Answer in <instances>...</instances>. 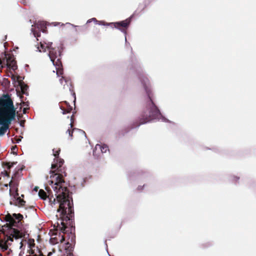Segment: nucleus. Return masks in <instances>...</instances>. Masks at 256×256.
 Masks as SVG:
<instances>
[{
	"label": "nucleus",
	"mask_w": 256,
	"mask_h": 256,
	"mask_svg": "<svg viewBox=\"0 0 256 256\" xmlns=\"http://www.w3.org/2000/svg\"><path fill=\"white\" fill-rule=\"evenodd\" d=\"M14 164H15V163H14H14H12L11 164H8V168H12V167L14 166Z\"/></svg>",
	"instance_id": "nucleus-25"
},
{
	"label": "nucleus",
	"mask_w": 256,
	"mask_h": 256,
	"mask_svg": "<svg viewBox=\"0 0 256 256\" xmlns=\"http://www.w3.org/2000/svg\"><path fill=\"white\" fill-rule=\"evenodd\" d=\"M10 236H7L6 240L4 242V244L0 242V248L2 251H5L8 250V246L10 244L8 243V241L10 240L12 242L13 239L14 238L16 241H17L18 243L20 244V249H22V241L20 240L22 238V234L18 230L15 228H10L9 231Z\"/></svg>",
	"instance_id": "nucleus-3"
},
{
	"label": "nucleus",
	"mask_w": 256,
	"mask_h": 256,
	"mask_svg": "<svg viewBox=\"0 0 256 256\" xmlns=\"http://www.w3.org/2000/svg\"><path fill=\"white\" fill-rule=\"evenodd\" d=\"M11 183H12V182H10L9 183V185H10V186Z\"/></svg>",
	"instance_id": "nucleus-37"
},
{
	"label": "nucleus",
	"mask_w": 256,
	"mask_h": 256,
	"mask_svg": "<svg viewBox=\"0 0 256 256\" xmlns=\"http://www.w3.org/2000/svg\"><path fill=\"white\" fill-rule=\"evenodd\" d=\"M56 74L58 76V72H56Z\"/></svg>",
	"instance_id": "nucleus-36"
},
{
	"label": "nucleus",
	"mask_w": 256,
	"mask_h": 256,
	"mask_svg": "<svg viewBox=\"0 0 256 256\" xmlns=\"http://www.w3.org/2000/svg\"><path fill=\"white\" fill-rule=\"evenodd\" d=\"M50 180L48 183L51 186L54 192L55 198L52 195L48 196L46 193L42 190H38V196L43 200L48 198L50 205L53 207L56 204H58L57 212L62 216H66L68 220H72L73 216V209L72 206V198L69 196V191L64 186V182L60 176L56 174L50 176Z\"/></svg>",
	"instance_id": "nucleus-1"
},
{
	"label": "nucleus",
	"mask_w": 256,
	"mask_h": 256,
	"mask_svg": "<svg viewBox=\"0 0 256 256\" xmlns=\"http://www.w3.org/2000/svg\"><path fill=\"white\" fill-rule=\"evenodd\" d=\"M58 24H60V23H58V22H54L53 23L54 26H57Z\"/></svg>",
	"instance_id": "nucleus-29"
},
{
	"label": "nucleus",
	"mask_w": 256,
	"mask_h": 256,
	"mask_svg": "<svg viewBox=\"0 0 256 256\" xmlns=\"http://www.w3.org/2000/svg\"><path fill=\"white\" fill-rule=\"evenodd\" d=\"M20 126H24V122H20Z\"/></svg>",
	"instance_id": "nucleus-31"
},
{
	"label": "nucleus",
	"mask_w": 256,
	"mask_h": 256,
	"mask_svg": "<svg viewBox=\"0 0 256 256\" xmlns=\"http://www.w3.org/2000/svg\"><path fill=\"white\" fill-rule=\"evenodd\" d=\"M16 117V114H8L6 115H0V125L2 126L6 127L8 128L9 124L11 123V122Z\"/></svg>",
	"instance_id": "nucleus-5"
},
{
	"label": "nucleus",
	"mask_w": 256,
	"mask_h": 256,
	"mask_svg": "<svg viewBox=\"0 0 256 256\" xmlns=\"http://www.w3.org/2000/svg\"><path fill=\"white\" fill-rule=\"evenodd\" d=\"M64 163V160L59 158L56 159L54 158V163L52 164L51 168L52 170L50 171V175L56 174V176H60V177L62 179L61 176L58 174H54V172L56 171V168L58 169V168H60L62 166Z\"/></svg>",
	"instance_id": "nucleus-8"
},
{
	"label": "nucleus",
	"mask_w": 256,
	"mask_h": 256,
	"mask_svg": "<svg viewBox=\"0 0 256 256\" xmlns=\"http://www.w3.org/2000/svg\"><path fill=\"white\" fill-rule=\"evenodd\" d=\"M39 188L37 186H36L34 188V190L36 191V192H38V191Z\"/></svg>",
	"instance_id": "nucleus-27"
},
{
	"label": "nucleus",
	"mask_w": 256,
	"mask_h": 256,
	"mask_svg": "<svg viewBox=\"0 0 256 256\" xmlns=\"http://www.w3.org/2000/svg\"><path fill=\"white\" fill-rule=\"evenodd\" d=\"M52 151H53V155L55 157V158L56 159V158H58V155H59V152H60V150H58L56 151H54V150H53Z\"/></svg>",
	"instance_id": "nucleus-17"
},
{
	"label": "nucleus",
	"mask_w": 256,
	"mask_h": 256,
	"mask_svg": "<svg viewBox=\"0 0 256 256\" xmlns=\"http://www.w3.org/2000/svg\"><path fill=\"white\" fill-rule=\"evenodd\" d=\"M76 130H78L80 133L84 134V136L86 138V133H85V132L84 130H80V129H76Z\"/></svg>",
	"instance_id": "nucleus-23"
},
{
	"label": "nucleus",
	"mask_w": 256,
	"mask_h": 256,
	"mask_svg": "<svg viewBox=\"0 0 256 256\" xmlns=\"http://www.w3.org/2000/svg\"><path fill=\"white\" fill-rule=\"evenodd\" d=\"M97 150H100L102 153L104 154L106 152L109 150L108 147L105 144H97L96 145L94 149L93 150L94 154L96 152Z\"/></svg>",
	"instance_id": "nucleus-10"
},
{
	"label": "nucleus",
	"mask_w": 256,
	"mask_h": 256,
	"mask_svg": "<svg viewBox=\"0 0 256 256\" xmlns=\"http://www.w3.org/2000/svg\"><path fill=\"white\" fill-rule=\"evenodd\" d=\"M0 105L4 108L0 110V115H6L8 114H16V110L14 106L13 102L10 98L0 100Z\"/></svg>",
	"instance_id": "nucleus-4"
},
{
	"label": "nucleus",
	"mask_w": 256,
	"mask_h": 256,
	"mask_svg": "<svg viewBox=\"0 0 256 256\" xmlns=\"http://www.w3.org/2000/svg\"><path fill=\"white\" fill-rule=\"evenodd\" d=\"M21 86V88L22 90H26L27 88H28V86H23L22 84L20 86Z\"/></svg>",
	"instance_id": "nucleus-22"
},
{
	"label": "nucleus",
	"mask_w": 256,
	"mask_h": 256,
	"mask_svg": "<svg viewBox=\"0 0 256 256\" xmlns=\"http://www.w3.org/2000/svg\"><path fill=\"white\" fill-rule=\"evenodd\" d=\"M63 240H64V238L63 236H62V240H60V242H62Z\"/></svg>",
	"instance_id": "nucleus-32"
},
{
	"label": "nucleus",
	"mask_w": 256,
	"mask_h": 256,
	"mask_svg": "<svg viewBox=\"0 0 256 256\" xmlns=\"http://www.w3.org/2000/svg\"><path fill=\"white\" fill-rule=\"evenodd\" d=\"M31 32L33 34V35L35 38H36V37H38L40 36L38 35V33H37V32H36V30L32 28L31 29Z\"/></svg>",
	"instance_id": "nucleus-18"
},
{
	"label": "nucleus",
	"mask_w": 256,
	"mask_h": 256,
	"mask_svg": "<svg viewBox=\"0 0 256 256\" xmlns=\"http://www.w3.org/2000/svg\"><path fill=\"white\" fill-rule=\"evenodd\" d=\"M23 111H24V113H25V112H26V109H25V108H24V110H23Z\"/></svg>",
	"instance_id": "nucleus-35"
},
{
	"label": "nucleus",
	"mask_w": 256,
	"mask_h": 256,
	"mask_svg": "<svg viewBox=\"0 0 256 256\" xmlns=\"http://www.w3.org/2000/svg\"><path fill=\"white\" fill-rule=\"evenodd\" d=\"M23 218V216L20 214H13V218L10 221V223H12L13 221H14V218L18 220H20L21 218Z\"/></svg>",
	"instance_id": "nucleus-13"
},
{
	"label": "nucleus",
	"mask_w": 256,
	"mask_h": 256,
	"mask_svg": "<svg viewBox=\"0 0 256 256\" xmlns=\"http://www.w3.org/2000/svg\"><path fill=\"white\" fill-rule=\"evenodd\" d=\"M60 83L62 84V78H61V79H60Z\"/></svg>",
	"instance_id": "nucleus-33"
},
{
	"label": "nucleus",
	"mask_w": 256,
	"mask_h": 256,
	"mask_svg": "<svg viewBox=\"0 0 256 256\" xmlns=\"http://www.w3.org/2000/svg\"><path fill=\"white\" fill-rule=\"evenodd\" d=\"M72 96H73L74 97V102H75L76 100V94H75V93H74H74L72 94Z\"/></svg>",
	"instance_id": "nucleus-26"
},
{
	"label": "nucleus",
	"mask_w": 256,
	"mask_h": 256,
	"mask_svg": "<svg viewBox=\"0 0 256 256\" xmlns=\"http://www.w3.org/2000/svg\"><path fill=\"white\" fill-rule=\"evenodd\" d=\"M8 128L2 126L0 128V136H3L6 133V132L8 130Z\"/></svg>",
	"instance_id": "nucleus-16"
},
{
	"label": "nucleus",
	"mask_w": 256,
	"mask_h": 256,
	"mask_svg": "<svg viewBox=\"0 0 256 256\" xmlns=\"http://www.w3.org/2000/svg\"><path fill=\"white\" fill-rule=\"evenodd\" d=\"M56 60H54V62H52L53 65L56 66V67H58V68H60L62 66L61 62L60 60V58L58 57L57 58H56Z\"/></svg>",
	"instance_id": "nucleus-14"
},
{
	"label": "nucleus",
	"mask_w": 256,
	"mask_h": 256,
	"mask_svg": "<svg viewBox=\"0 0 256 256\" xmlns=\"http://www.w3.org/2000/svg\"><path fill=\"white\" fill-rule=\"evenodd\" d=\"M66 24H70V25L72 26H73V27H76V26H74V24H70V22H67V23H66Z\"/></svg>",
	"instance_id": "nucleus-30"
},
{
	"label": "nucleus",
	"mask_w": 256,
	"mask_h": 256,
	"mask_svg": "<svg viewBox=\"0 0 256 256\" xmlns=\"http://www.w3.org/2000/svg\"><path fill=\"white\" fill-rule=\"evenodd\" d=\"M70 128H72V122L70 124Z\"/></svg>",
	"instance_id": "nucleus-34"
},
{
	"label": "nucleus",
	"mask_w": 256,
	"mask_h": 256,
	"mask_svg": "<svg viewBox=\"0 0 256 256\" xmlns=\"http://www.w3.org/2000/svg\"><path fill=\"white\" fill-rule=\"evenodd\" d=\"M2 60L0 58V64H4V58H2Z\"/></svg>",
	"instance_id": "nucleus-28"
},
{
	"label": "nucleus",
	"mask_w": 256,
	"mask_h": 256,
	"mask_svg": "<svg viewBox=\"0 0 256 256\" xmlns=\"http://www.w3.org/2000/svg\"><path fill=\"white\" fill-rule=\"evenodd\" d=\"M4 64H6L8 68L14 70L17 68L16 62L8 54H5L4 56Z\"/></svg>",
	"instance_id": "nucleus-6"
},
{
	"label": "nucleus",
	"mask_w": 256,
	"mask_h": 256,
	"mask_svg": "<svg viewBox=\"0 0 256 256\" xmlns=\"http://www.w3.org/2000/svg\"><path fill=\"white\" fill-rule=\"evenodd\" d=\"M0 256H2V255L0 253Z\"/></svg>",
	"instance_id": "nucleus-39"
},
{
	"label": "nucleus",
	"mask_w": 256,
	"mask_h": 256,
	"mask_svg": "<svg viewBox=\"0 0 256 256\" xmlns=\"http://www.w3.org/2000/svg\"><path fill=\"white\" fill-rule=\"evenodd\" d=\"M76 130V129H74V130H72V131H71L70 130L68 129V130H66V134H68V135H69L70 136H71V137H72V132H73L74 130Z\"/></svg>",
	"instance_id": "nucleus-21"
},
{
	"label": "nucleus",
	"mask_w": 256,
	"mask_h": 256,
	"mask_svg": "<svg viewBox=\"0 0 256 256\" xmlns=\"http://www.w3.org/2000/svg\"><path fill=\"white\" fill-rule=\"evenodd\" d=\"M96 24L100 25V26H108V25H106L107 24H105L104 22V21H99L97 22H96Z\"/></svg>",
	"instance_id": "nucleus-20"
},
{
	"label": "nucleus",
	"mask_w": 256,
	"mask_h": 256,
	"mask_svg": "<svg viewBox=\"0 0 256 256\" xmlns=\"http://www.w3.org/2000/svg\"><path fill=\"white\" fill-rule=\"evenodd\" d=\"M22 138V136H20V138H18L16 140V143L18 144L20 141L21 139Z\"/></svg>",
	"instance_id": "nucleus-24"
},
{
	"label": "nucleus",
	"mask_w": 256,
	"mask_h": 256,
	"mask_svg": "<svg viewBox=\"0 0 256 256\" xmlns=\"http://www.w3.org/2000/svg\"><path fill=\"white\" fill-rule=\"evenodd\" d=\"M94 22L96 23V22H98V20H96V18H90V19H89L88 20L86 24H89V23L91 22Z\"/></svg>",
	"instance_id": "nucleus-19"
},
{
	"label": "nucleus",
	"mask_w": 256,
	"mask_h": 256,
	"mask_svg": "<svg viewBox=\"0 0 256 256\" xmlns=\"http://www.w3.org/2000/svg\"><path fill=\"white\" fill-rule=\"evenodd\" d=\"M129 24H130V20H122V21L116 22L107 23L106 25L110 26H114V28L118 29L122 32L125 34H126V31L122 28H120V27L122 26L124 28H126L128 26Z\"/></svg>",
	"instance_id": "nucleus-7"
},
{
	"label": "nucleus",
	"mask_w": 256,
	"mask_h": 256,
	"mask_svg": "<svg viewBox=\"0 0 256 256\" xmlns=\"http://www.w3.org/2000/svg\"><path fill=\"white\" fill-rule=\"evenodd\" d=\"M52 42H48V43L45 44H42L40 42V48L38 47V49L40 52H42V51L46 52V48L50 50V48H52Z\"/></svg>",
	"instance_id": "nucleus-11"
},
{
	"label": "nucleus",
	"mask_w": 256,
	"mask_h": 256,
	"mask_svg": "<svg viewBox=\"0 0 256 256\" xmlns=\"http://www.w3.org/2000/svg\"><path fill=\"white\" fill-rule=\"evenodd\" d=\"M125 40H126V36H125Z\"/></svg>",
	"instance_id": "nucleus-38"
},
{
	"label": "nucleus",
	"mask_w": 256,
	"mask_h": 256,
	"mask_svg": "<svg viewBox=\"0 0 256 256\" xmlns=\"http://www.w3.org/2000/svg\"><path fill=\"white\" fill-rule=\"evenodd\" d=\"M36 28L39 31L44 32L46 28V23L44 22H38L36 24Z\"/></svg>",
	"instance_id": "nucleus-12"
},
{
	"label": "nucleus",
	"mask_w": 256,
	"mask_h": 256,
	"mask_svg": "<svg viewBox=\"0 0 256 256\" xmlns=\"http://www.w3.org/2000/svg\"><path fill=\"white\" fill-rule=\"evenodd\" d=\"M48 55L49 56L50 61L52 62H54V60L58 57L60 56V52H58L54 48H52L50 49V50H48Z\"/></svg>",
	"instance_id": "nucleus-9"
},
{
	"label": "nucleus",
	"mask_w": 256,
	"mask_h": 256,
	"mask_svg": "<svg viewBox=\"0 0 256 256\" xmlns=\"http://www.w3.org/2000/svg\"><path fill=\"white\" fill-rule=\"evenodd\" d=\"M25 201L23 200L20 199L19 198H18L16 200V204L18 206H22L24 204Z\"/></svg>",
	"instance_id": "nucleus-15"
},
{
	"label": "nucleus",
	"mask_w": 256,
	"mask_h": 256,
	"mask_svg": "<svg viewBox=\"0 0 256 256\" xmlns=\"http://www.w3.org/2000/svg\"><path fill=\"white\" fill-rule=\"evenodd\" d=\"M142 83L144 86L146 92L147 94L149 100L148 102L147 111L144 112V117L145 118L146 121L142 122L141 124H144L147 122H150L152 120H156L162 122H170V121L164 117L160 112V111L154 104V102L151 100L150 96V90L149 88V80L146 77L143 76L142 79L140 78Z\"/></svg>",
	"instance_id": "nucleus-2"
}]
</instances>
